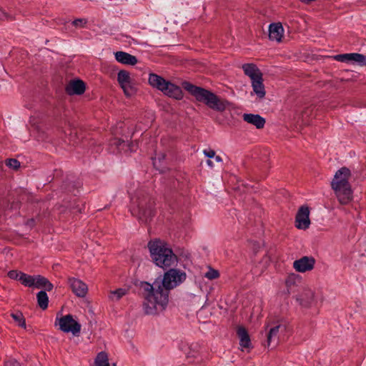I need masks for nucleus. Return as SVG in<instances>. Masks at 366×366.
I'll return each instance as SVG.
<instances>
[{
	"mask_svg": "<svg viewBox=\"0 0 366 366\" xmlns=\"http://www.w3.org/2000/svg\"><path fill=\"white\" fill-rule=\"evenodd\" d=\"M187 278L186 272L171 268L164 272L162 279L157 278L152 284L142 282L140 290L143 300V309L147 315H157L164 311L169 302V291L183 283Z\"/></svg>",
	"mask_w": 366,
	"mask_h": 366,
	"instance_id": "nucleus-1",
	"label": "nucleus"
},
{
	"mask_svg": "<svg viewBox=\"0 0 366 366\" xmlns=\"http://www.w3.org/2000/svg\"><path fill=\"white\" fill-rule=\"evenodd\" d=\"M148 248L151 258L157 266L165 269L177 264L178 258L165 242L159 239L151 240L148 243Z\"/></svg>",
	"mask_w": 366,
	"mask_h": 366,
	"instance_id": "nucleus-2",
	"label": "nucleus"
},
{
	"mask_svg": "<svg viewBox=\"0 0 366 366\" xmlns=\"http://www.w3.org/2000/svg\"><path fill=\"white\" fill-rule=\"evenodd\" d=\"M183 87L194 96L197 101L204 103L209 108L219 112L227 109L229 103L209 90L195 86L189 82L183 83Z\"/></svg>",
	"mask_w": 366,
	"mask_h": 366,
	"instance_id": "nucleus-3",
	"label": "nucleus"
},
{
	"mask_svg": "<svg viewBox=\"0 0 366 366\" xmlns=\"http://www.w3.org/2000/svg\"><path fill=\"white\" fill-rule=\"evenodd\" d=\"M131 201L132 214L140 221L147 222L154 216V200L148 194L139 191Z\"/></svg>",
	"mask_w": 366,
	"mask_h": 366,
	"instance_id": "nucleus-4",
	"label": "nucleus"
},
{
	"mask_svg": "<svg viewBox=\"0 0 366 366\" xmlns=\"http://www.w3.org/2000/svg\"><path fill=\"white\" fill-rule=\"evenodd\" d=\"M350 176V170L347 167H342L336 172L331 183L332 188L341 204H348L352 198L351 186L349 183Z\"/></svg>",
	"mask_w": 366,
	"mask_h": 366,
	"instance_id": "nucleus-5",
	"label": "nucleus"
},
{
	"mask_svg": "<svg viewBox=\"0 0 366 366\" xmlns=\"http://www.w3.org/2000/svg\"><path fill=\"white\" fill-rule=\"evenodd\" d=\"M59 329L64 332H71L74 335H78L81 331V325L76 321L71 315H66L57 318Z\"/></svg>",
	"mask_w": 366,
	"mask_h": 366,
	"instance_id": "nucleus-6",
	"label": "nucleus"
},
{
	"mask_svg": "<svg viewBox=\"0 0 366 366\" xmlns=\"http://www.w3.org/2000/svg\"><path fill=\"white\" fill-rule=\"evenodd\" d=\"M310 225V209L306 205L301 206L295 217V227L300 229H306Z\"/></svg>",
	"mask_w": 366,
	"mask_h": 366,
	"instance_id": "nucleus-7",
	"label": "nucleus"
},
{
	"mask_svg": "<svg viewBox=\"0 0 366 366\" xmlns=\"http://www.w3.org/2000/svg\"><path fill=\"white\" fill-rule=\"evenodd\" d=\"M315 264V259L312 257L305 256L293 262L294 269L298 272H306L312 270Z\"/></svg>",
	"mask_w": 366,
	"mask_h": 366,
	"instance_id": "nucleus-8",
	"label": "nucleus"
},
{
	"mask_svg": "<svg viewBox=\"0 0 366 366\" xmlns=\"http://www.w3.org/2000/svg\"><path fill=\"white\" fill-rule=\"evenodd\" d=\"M117 81L127 96H130L133 92L131 85L132 79L129 73L126 70H120L117 74Z\"/></svg>",
	"mask_w": 366,
	"mask_h": 366,
	"instance_id": "nucleus-9",
	"label": "nucleus"
},
{
	"mask_svg": "<svg viewBox=\"0 0 366 366\" xmlns=\"http://www.w3.org/2000/svg\"><path fill=\"white\" fill-rule=\"evenodd\" d=\"M68 282L72 292L79 297H84L88 292L87 285L81 280L70 277Z\"/></svg>",
	"mask_w": 366,
	"mask_h": 366,
	"instance_id": "nucleus-10",
	"label": "nucleus"
},
{
	"mask_svg": "<svg viewBox=\"0 0 366 366\" xmlns=\"http://www.w3.org/2000/svg\"><path fill=\"white\" fill-rule=\"evenodd\" d=\"M286 330V325L283 324H277L271 327L268 332L266 333L267 341L265 346L269 347L272 342L278 340V335L280 332H283Z\"/></svg>",
	"mask_w": 366,
	"mask_h": 366,
	"instance_id": "nucleus-11",
	"label": "nucleus"
},
{
	"mask_svg": "<svg viewBox=\"0 0 366 366\" xmlns=\"http://www.w3.org/2000/svg\"><path fill=\"white\" fill-rule=\"evenodd\" d=\"M284 35V29L281 23H272L269 26V38L272 41L280 42Z\"/></svg>",
	"mask_w": 366,
	"mask_h": 366,
	"instance_id": "nucleus-12",
	"label": "nucleus"
},
{
	"mask_svg": "<svg viewBox=\"0 0 366 366\" xmlns=\"http://www.w3.org/2000/svg\"><path fill=\"white\" fill-rule=\"evenodd\" d=\"M85 84L81 80L71 81L66 86V92L69 95L82 94L85 92Z\"/></svg>",
	"mask_w": 366,
	"mask_h": 366,
	"instance_id": "nucleus-13",
	"label": "nucleus"
},
{
	"mask_svg": "<svg viewBox=\"0 0 366 366\" xmlns=\"http://www.w3.org/2000/svg\"><path fill=\"white\" fill-rule=\"evenodd\" d=\"M163 93L165 95L176 99H181L183 97L182 89L169 81L167 84H165Z\"/></svg>",
	"mask_w": 366,
	"mask_h": 366,
	"instance_id": "nucleus-14",
	"label": "nucleus"
},
{
	"mask_svg": "<svg viewBox=\"0 0 366 366\" xmlns=\"http://www.w3.org/2000/svg\"><path fill=\"white\" fill-rule=\"evenodd\" d=\"M243 120L256 127L257 129H262L265 124V119L259 114H244Z\"/></svg>",
	"mask_w": 366,
	"mask_h": 366,
	"instance_id": "nucleus-15",
	"label": "nucleus"
},
{
	"mask_svg": "<svg viewBox=\"0 0 366 366\" xmlns=\"http://www.w3.org/2000/svg\"><path fill=\"white\" fill-rule=\"evenodd\" d=\"M114 55L116 60L124 64L135 65L138 61L135 56L124 51H117Z\"/></svg>",
	"mask_w": 366,
	"mask_h": 366,
	"instance_id": "nucleus-16",
	"label": "nucleus"
},
{
	"mask_svg": "<svg viewBox=\"0 0 366 366\" xmlns=\"http://www.w3.org/2000/svg\"><path fill=\"white\" fill-rule=\"evenodd\" d=\"M149 84L154 88H156L163 92L165 84H167L168 81L164 79L163 77L156 74H150L149 76Z\"/></svg>",
	"mask_w": 366,
	"mask_h": 366,
	"instance_id": "nucleus-17",
	"label": "nucleus"
},
{
	"mask_svg": "<svg viewBox=\"0 0 366 366\" xmlns=\"http://www.w3.org/2000/svg\"><path fill=\"white\" fill-rule=\"evenodd\" d=\"M301 282V277L297 274H290L286 280L285 285L287 287V292L289 294L292 293L295 291V287Z\"/></svg>",
	"mask_w": 366,
	"mask_h": 366,
	"instance_id": "nucleus-18",
	"label": "nucleus"
},
{
	"mask_svg": "<svg viewBox=\"0 0 366 366\" xmlns=\"http://www.w3.org/2000/svg\"><path fill=\"white\" fill-rule=\"evenodd\" d=\"M242 69L244 74L247 76H248L251 79V80L257 79L259 76H262V74L260 71V70L254 64H244L242 65Z\"/></svg>",
	"mask_w": 366,
	"mask_h": 366,
	"instance_id": "nucleus-19",
	"label": "nucleus"
},
{
	"mask_svg": "<svg viewBox=\"0 0 366 366\" xmlns=\"http://www.w3.org/2000/svg\"><path fill=\"white\" fill-rule=\"evenodd\" d=\"M252 86L253 92L258 96L259 98L262 99L265 96L264 86L263 84L262 76L257 79L252 80Z\"/></svg>",
	"mask_w": 366,
	"mask_h": 366,
	"instance_id": "nucleus-20",
	"label": "nucleus"
},
{
	"mask_svg": "<svg viewBox=\"0 0 366 366\" xmlns=\"http://www.w3.org/2000/svg\"><path fill=\"white\" fill-rule=\"evenodd\" d=\"M34 287L38 289L42 288L46 291H51L54 287L48 279L41 275H35Z\"/></svg>",
	"mask_w": 366,
	"mask_h": 366,
	"instance_id": "nucleus-21",
	"label": "nucleus"
},
{
	"mask_svg": "<svg viewBox=\"0 0 366 366\" xmlns=\"http://www.w3.org/2000/svg\"><path fill=\"white\" fill-rule=\"evenodd\" d=\"M237 335L239 338V345L244 348H249L251 345V341L247 331L244 327H239L237 329Z\"/></svg>",
	"mask_w": 366,
	"mask_h": 366,
	"instance_id": "nucleus-22",
	"label": "nucleus"
},
{
	"mask_svg": "<svg viewBox=\"0 0 366 366\" xmlns=\"http://www.w3.org/2000/svg\"><path fill=\"white\" fill-rule=\"evenodd\" d=\"M314 298V292L310 289H304L300 296L297 298V300L300 302V304L303 306L307 307L312 302Z\"/></svg>",
	"mask_w": 366,
	"mask_h": 366,
	"instance_id": "nucleus-23",
	"label": "nucleus"
},
{
	"mask_svg": "<svg viewBox=\"0 0 366 366\" xmlns=\"http://www.w3.org/2000/svg\"><path fill=\"white\" fill-rule=\"evenodd\" d=\"M129 292V289L119 288L115 290L111 291L109 294V299L113 302H117L125 296Z\"/></svg>",
	"mask_w": 366,
	"mask_h": 366,
	"instance_id": "nucleus-24",
	"label": "nucleus"
},
{
	"mask_svg": "<svg viewBox=\"0 0 366 366\" xmlns=\"http://www.w3.org/2000/svg\"><path fill=\"white\" fill-rule=\"evenodd\" d=\"M37 302L39 307L42 310H46L48 307L49 297L45 291H40L36 295Z\"/></svg>",
	"mask_w": 366,
	"mask_h": 366,
	"instance_id": "nucleus-25",
	"label": "nucleus"
},
{
	"mask_svg": "<svg viewBox=\"0 0 366 366\" xmlns=\"http://www.w3.org/2000/svg\"><path fill=\"white\" fill-rule=\"evenodd\" d=\"M34 279H35V275L31 276V275H29V274L23 273V272L21 273L20 277H19V280L21 281V284L26 287H34Z\"/></svg>",
	"mask_w": 366,
	"mask_h": 366,
	"instance_id": "nucleus-26",
	"label": "nucleus"
},
{
	"mask_svg": "<svg viewBox=\"0 0 366 366\" xmlns=\"http://www.w3.org/2000/svg\"><path fill=\"white\" fill-rule=\"evenodd\" d=\"M11 316L19 326L21 327H26L25 319L21 312L16 311V312L11 313Z\"/></svg>",
	"mask_w": 366,
	"mask_h": 366,
	"instance_id": "nucleus-27",
	"label": "nucleus"
},
{
	"mask_svg": "<svg viewBox=\"0 0 366 366\" xmlns=\"http://www.w3.org/2000/svg\"><path fill=\"white\" fill-rule=\"evenodd\" d=\"M355 53H350V54H338L335 56V59L341 61V62H347V61H355Z\"/></svg>",
	"mask_w": 366,
	"mask_h": 366,
	"instance_id": "nucleus-28",
	"label": "nucleus"
},
{
	"mask_svg": "<svg viewBox=\"0 0 366 366\" xmlns=\"http://www.w3.org/2000/svg\"><path fill=\"white\" fill-rule=\"evenodd\" d=\"M219 276V273L217 270L210 268L209 270L205 273L204 277L207 278L208 280H215L218 278Z\"/></svg>",
	"mask_w": 366,
	"mask_h": 366,
	"instance_id": "nucleus-29",
	"label": "nucleus"
},
{
	"mask_svg": "<svg viewBox=\"0 0 366 366\" xmlns=\"http://www.w3.org/2000/svg\"><path fill=\"white\" fill-rule=\"evenodd\" d=\"M6 165L14 169H17L20 167V162L16 159H8L6 160Z\"/></svg>",
	"mask_w": 366,
	"mask_h": 366,
	"instance_id": "nucleus-30",
	"label": "nucleus"
},
{
	"mask_svg": "<svg viewBox=\"0 0 366 366\" xmlns=\"http://www.w3.org/2000/svg\"><path fill=\"white\" fill-rule=\"evenodd\" d=\"M355 62H357L360 66H366V56L355 53Z\"/></svg>",
	"mask_w": 366,
	"mask_h": 366,
	"instance_id": "nucleus-31",
	"label": "nucleus"
},
{
	"mask_svg": "<svg viewBox=\"0 0 366 366\" xmlns=\"http://www.w3.org/2000/svg\"><path fill=\"white\" fill-rule=\"evenodd\" d=\"M86 23L87 20L86 19H76L72 21V24L78 28L85 27Z\"/></svg>",
	"mask_w": 366,
	"mask_h": 366,
	"instance_id": "nucleus-32",
	"label": "nucleus"
},
{
	"mask_svg": "<svg viewBox=\"0 0 366 366\" xmlns=\"http://www.w3.org/2000/svg\"><path fill=\"white\" fill-rule=\"evenodd\" d=\"M0 19L1 20H12L14 17L6 12L4 10L0 9Z\"/></svg>",
	"mask_w": 366,
	"mask_h": 366,
	"instance_id": "nucleus-33",
	"label": "nucleus"
},
{
	"mask_svg": "<svg viewBox=\"0 0 366 366\" xmlns=\"http://www.w3.org/2000/svg\"><path fill=\"white\" fill-rule=\"evenodd\" d=\"M21 272H19L16 270H11L8 272V277L13 280H19Z\"/></svg>",
	"mask_w": 366,
	"mask_h": 366,
	"instance_id": "nucleus-34",
	"label": "nucleus"
},
{
	"mask_svg": "<svg viewBox=\"0 0 366 366\" xmlns=\"http://www.w3.org/2000/svg\"><path fill=\"white\" fill-rule=\"evenodd\" d=\"M203 153L208 158H213L215 156V152L211 149H204Z\"/></svg>",
	"mask_w": 366,
	"mask_h": 366,
	"instance_id": "nucleus-35",
	"label": "nucleus"
},
{
	"mask_svg": "<svg viewBox=\"0 0 366 366\" xmlns=\"http://www.w3.org/2000/svg\"><path fill=\"white\" fill-rule=\"evenodd\" d=\"M4 366H20V363L15 360H11L6 362Z\"/></svg>",
	"mask_w": 366,
	"mask_h": 366,
	"instance_id": "nucleus-36",
	"label": "nucleus"
},
{
	"mask_svg": "<svg viewBox=\"0 0 366 366\" xmlns=\"http://www.w3.org/2000/svg\"><path fill=\"white\" fill-rule=\"evenodd\" d=\"M214 159H215L216 162H222V157L220 156H219V155H217V156L215 155L214 156Z\"/></svg>",
	"mask_w": 366,
	"mask_h": 366,
	"instance_id": "nucleus-37",
	"label": "nucleus"
},
{
	"mask_svg": "<svg viewBox=\"0 0 366 366\" xmlns=\"http://www.w3.org/2000/svg\"><path fill=\"white\" fill-rule=\"evenodd\" d=\"M207 164L208 166H209L210 167H213L214 164H213V162L210 160V159H208L207 161Z\"/></svg>",
	"mask_w": 366,
	"mask_h": 366,
	"instance_id": "nucleus-38",
	"label": "nucleus"
},
{
	"mask_svg": "<svg viewBox=\"0 0 366 366\" xmlns=\"http://www.w3.org/2000/svg\"><path fill=\"white\" fill-rule=\"evenodd\" d=\"M124 141H121L120 139L118 140L117 146H121L122 144H124Z\"/></svg>",
	"mask_w": 366,
	"mask_h": 366,
	"instance_id": "nucleus-39",
	"label": "nucleus"
},
{
	"mask_svg": "<svg viewBox=\"0 0 366 366\" xmlns=\"http://www.w3.org/2000/svg\"><path fill=\"white\" fill-rule=\"evenodd\" d=\"M164 157H165V156H164V154H162V159H164Z\"/></svg>",
	"mask_w": 366,
	"mask_h": 366,
	"instance_id": "nucleus-40",
	"label": "nucleus"
},
{
	"mask_svg": "<svg viewBox=\"0 0 366 366\" xmlns=\"http://www.w3.org/2000/svg\"><path fill=\"white\" fill-rule=\"evenodd\" d=\"M269 323L266 325V328L269 327Z\"/></svg>",
	"mask_w": 366,
	"mask_h": 366,
	"instance_id": "nucleus-41",
	"label": "nucleus"
}]
</instances>
